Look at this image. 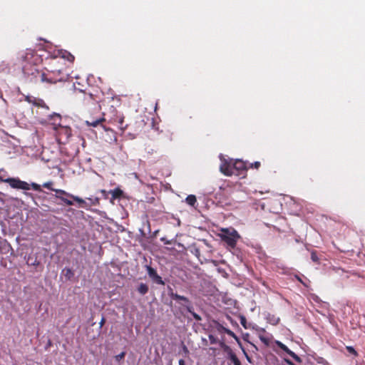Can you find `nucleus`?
<instances>
[{"mask_svg":"<svg viewBox=\"0 0 365 365\" xmlns=\"http://www.w3.org/2000/svg\"><path fill=\"white\" fill-rule=\"evenodd\" d=\"M110 193L113 199H119L122 197L123 192L119 187H116L114 190H110Z\"/></svg>","mask_w":365,"mask_h":365,"instance_id":"obj_16","label":"nucleus"},{"mask_svg":"<svg viewBox=\"0 0 365 365\" xmlns=\"http://www.w3.org/2000/svg\"><path fill=\"white\" fill-rule=\"evenodd\" d=\"M240 323L241 324L245 327L247 328L245 324H246V319L245 317H242L240 319Z\"/></svg>","mask_w":365,"mask_h":365,"instance_id":"obj_29","label":"nucleus"},{"mask_svg":"<svg viewBox=\"0 0 365 365\" xmlns=\"http://www.w3.org/2000/svg\"><path fill=\"white\" fill-rule=\"evenodd\" d=\"M222 346L225 352L227 354L228 358L232 361L234 365H241L240 361L229 346L222 343Z\"/></svg>","mask_w":365,"mask_h":365,"instance_id":"obj_11","label":"nucleus"},{"mask_svg":"<svg viewBox=\"0 0 365 365\" xmlns=\"http://www.w3.org/2000/svg\"><path fill=\"white\" fill-rule=\"evenodd\" d=\"M179 365H185V361L183 359H180L178 361Z\"/></svg>","mask_w":365,"mask_h":365,"instance_id":"obj_35","label":"nucleus"},{"mask_svg":"<svg viewBox=\"0 0 365 365\" xmlns=\"http://www.w3.org/2000/svg\"><path fill=\"white\" fill-rule=\"evenodd\" d=\"M233 170L235 172V175L245 177L248 165L246 162L241 160H236L232 164Z\"/></svg>","mask_w":365,"mask_h":365,"instance_id":"obj_8","label":"nucleus"},{"mask_svg":"<svg viewBox=\"0 0 365 365\" xmlns=\"http://www.w3.org/2000/svg\"><path fill=\"white\" fill-rule=\"evenodd\" d=\"M4 182L8 183L12 188L18 189V190H29L31 189V187L36 190L41 192V186L36 183L32 182L31 185L28 182L21 180L19 178H8L5 180H3Z\"/></svg>","mask_w":365,"mask_h":365,"instance_id":"obj_5","label":"nucleus"},{"mask_svg":"<svg viewBox=\"0 0 365 365\" xmlns=\"http://www.w3.org/2000/svg\"><path fill=\"white\" fill-rule=\"evenodd\" d=\"M48 121L49 123L53 125V128L57 130L58 128H62L61 125V116L58 113H53L48 115Z\"/></svg>","mask_w":365,"mask_h":365,"instance_id":"obj_14","label":"nucleus"},{"mask_svg":"<svg viewBox=\"0 0 365 365\" xmlns=\"http://www.w3.org/2000/svg\"><path fill=\"white\" fill-rule=\"evenodd\" d=\"M19 62L24 74L30 78V81H37L42 73L40 70L41 57L34 50L26 49L19 53Z\"/></svg>","mask_w":365,"mask_h":365,"instance_id":"obj_1","label":"nucleus"},{"mask_svg":"<svg viewBox=\"0 0 365 365\" xmlns=\"http://www.w3.org/2000/svg\"><path fill=\"white\" fill-rule=\"evenodd\" d=\"M54 192H56V195H55L56 197L60 199L66 205H68V206L73 205V201L64 197L63 196H66L68 197L73 199L74 201L79 203L81 207H83L82 205L86 203L85 200H83L82 198H81L78 196L73 195L69 192H67L66 191H65L63 190L55 189Z\"/></svg>","mask_w":365,"mask_h":365,"instance_id":"obj_6","label":"nucleus"},{"mask_svg":"<svg viewBox=\"0 0 365 365\" xmlns=\"http://www.w3.org/2000/svg\"><path fill=\"white\" fill-rule=\"evenodd\" d=\"M296 278H297V279L299 282H300L303 285H304L305 287H307V284H306L302 281V279L299 277L296 276Z\"/></svg>","mask_w":365,"mask_h":365,"instance_id":"obj_33","label":"nucleus"},{"mask_svg":"<svg viewBox=\"0 0 365 365\" xmlns=\"http://www.w3.org/2000/svg\"><path fill=\"white\" fill-rule=\"evenodd\" d=\"M276 344L277 347H279L280 349L286 352L287 354H289L291 357H292L297 362L302 363V359L297 355L294 352H293L292 350H290L284 344H283L281 341H277Z\"/></svg>","mask_w":365,"mask_h":365,"instance_id":"obj_10","label":"nucleus"},{"mask_svg":"<svg viewBox=\"0 0 365 365\" xmlns=\"http://www.w3.org/2000/svg\"><path fill=\"white\" fill-rule=\"evenodd\" d=\"M209 339L211 344H216L217 343V339L213 335H209Z\"/></svg>","mask_w":365,"mask_h":365,"instance_id":"obj_28","label":"nucleus"},{"mask_svg":"<svg viewBox=\"0 0 365 365\" xmlns=\"http://www.w3.org/2000/svg\"><path fill=\"white\" fill-rule=\"evenodd\" d=\"M34 106H36L37 107H42V108H48V107L46 106V105L45 102L43 101V100H42L41 98H37L36 101L34 103Z\"/></svg>","mask_w":365,"mask_h":365,"instance_id":"obj_21","label":"nucleus"},{"mask_svg":"<svg viewBox=\"0 0 365 365\" xmlns=\"http://www.w3.org/2000/svg\"><path fill=\"white\" fill-rule=\"evenodd\" d=\"M170 296L171 299H173L174 300L182 301L184 302L182 304V305L185 307L186 310L192 315L194 319H196L197 321L201 320V317H200V315L193 312V307L192 305L191 302L189 300L188 298H187L186 297H184V296H181L177 293H173V292H172L170 294Z\"/></svg>","mask_w":365,"mask_h":365,"instance_id":"obj_7","label":"nucleus"},{"mask_svg":"<svg viewBox=\"0 0 365 365\" xmlns=\"http://www.w3.org/2000/svg\"><path fill=\"white\" fill-rule=\"evenodd\" d=\"M105 322H106V319L104 317H103L100 322V327H102L103 326V324H105Z\"/></svg>","mask_w":365,"mask_h":365,"instance_id":"obj_34","label":"nucleus"},{"mask_svg":"<svg viewBox=\"0 0 365 365\" xmlns=\"http://www.w3.org/2000/svg\"><path fill=\"white\" fill-rule=\"evenodd\" d=\"M63 272L64 274L65 277L67 279H71L73 277V275H74L73 271L70 268H65L63 270Z\"/></svg>","mask_w":365,"mask_h":365,"instance_id":"obj_19","label":"nucleus"},{"mask_svg":"<svg viewBox=\"0 0 365 365\" xmlns=\"http://www.w3.org/2000/svg\"><path fill=\"white\" fill-rule=\"evenodd\" d=\"M43 187L45 188H47L48 190H51L52 191H54V190H55V188L53 187V182H51V181L44 182L43 184Z\"/></svg>","mask_w":365,"mask_h":365,"instance_id":"obj_23","label":"nucleus"},{"mask_svg":"<svg viewBox=\"0 0 365 365\" xmlns=\"http://www.w3.org/2000/svg\"><path fill=\"white\" fill-rule=\"evenodd\" d=\"M148 289V286L144 283H140L138 287V292L142 295L147 294Z\"/></svg>","mask_w":365,"mask_h":365,"instance_id":"obj_18","label":"nucleus"},{"mask_svg":"<svg viewBox=\"0 0 365 365\" xmlns=\"http://www.w3.org/2000/svg\"><path fill=\"white\" fill-rule=\"evenodd\" d=\"M220 237L231 249H234L236 247L237 242L240 238V235L237 231L232 227L222 228Z\"/></svg>","mask_w":365,"mask_h":365,"instance_id":"obj_4","label":"nucleus"},{"mask_svg":"<svg viewBox=\"0 0 365 365\" xmlns=\"http://www.w3.org/2000/svg\"><path fill=\"white\" fill-rule=\"evenodd\" d=\"M110 123L116 125L121 130H124L127 128V125L125 124L124 117L122 115H116L115 118L110 120Z\"/></svg>","mask_w":365,"mask_h":365,"instance_id":"obj_12","label":"nucleus"},{"mask_svg":"<svg viewBox=\"0 0 365 365\" xmlns=\"http://www.w3.org/2000/svg\"><path fill=\"white\" fill-rule=\"evenodd\" d=\"M220 171L227 176H231L235 174V172L233 170L232 165L227 163H224L220 166Z\"/></svg>","mask_w":365,"mask_h":365,"instance_id":"obj_15","label":"nucleus"},{"mask_svg":"<svg viewBox=\"0 0 365 365\" xmlns=\"http://www.w3.org/2000/svg\"><path fill=\"white\" fill-rule=\"evenodd\" d=\"M125 356V351H123V352H121L120 354H119L116 355V356H115V360H116L117 361H121L122 359H124Z\"/></svg>","mask_w":365,"mask_h":365,"instance_id":"obj_27","label":"nucleus"},{"mask_svg":"<svg viewBox=\"0 0 365 365\" xmlns=\"http://www.w3.org/2000/svg\"><path fill=\"white\" fill-rule=\"evenodd\" d=\"M62 58H66L71 63L73 62L75 59L74 56L67 51H65L64 54L62 56Z\"/></svg>","mask_w":365,"mask_h":365,"instance_id":"obj_20","label":"nucleus"},{"mask_svg":"<svg viewBox=\"0 0 365 365\" xmlns=\"http://www.w3.org/2000/svg\"><path fill=\"white\" fill-rule=\"evenodd\" d=\"M86 111L88 115L86 117V123L88 126L97 127L101 125L105 130H107L103 124L106 121L104 113L101 112V106L98 101L93 99L92 96L84 99Z\"/></svg>","mask_w":365,"mask_h":365,"instance_id":"obj_3","label":"nucleus"},{"mask_svg":"<svg viewBox=\"0 0 365 365\" xmlns=\"http://www.w3.org/2000/svg\"><path fill=\"white\" fill-rule=\"evenodd\" d=\"M185 202L189 205L195 207V204L197 203V198H196L195 195H189L185 198Z\"/></svg>","mask_w":365,"mask_h":365,"instance_id":"obj_17","label":"nucleus"},{"mask_svg":"<svg viewBox=\"0 0 365 365\" xmlns=\"http://www.w3.org/2000/svg\"><path fill=\"white\" fill-rule=\"evenodd\" d=\"M222 329H223L224 331H225V333H227V334H229V335H232H232H234L233 331H232L231 330H230V329H226V328H225V327H222Z\"/></svg>","mask_w":365,"mask_h":365,"instance_id":"obj_30","label":"nucleus"},{"mask_svg":"<svg viewBox=\"0 0 365 365\" xmlns=\"http://www.w3.org/2000/svg\"><path fill=\"white\" fill-rule=\"evenodd\" d=\"M311 259H312V260L314 262H316V263H319V257L317 256V254L316 251H312V252H311Z\"/></svg>","mask_w":365,"mask_h":365,"instance_id":"obj_22","label":"nucleus"},{"mask_svg":"<svg viewBox=\"0 0 365 365\" xmlns=\"http://www.w3.org/2000/svg\"><path fill=\"white\" fill-rule=\"evenodd\" d=\"M110 123L116 125L121 130H124L127 128V125L125 124L124 117L122 115H116L115 118L110 120Z\"/></svg>","mask_w":365,"mask_h":365,"instance_id":"obj_13","label":"nucleus"},{"mask_svg":"<svg viewBox=\"0 0 365 365\" xmlns=\"http://www.w3.org/2000/svg\"><path fill=\"white\" fill-rule=\"evenodd\" d=\"M261 340H262V341H264V342L266 341V339H264V338H262V337H261Z\"/></svg>","mask_w":365,"mask_h":365,"instance_id":"obj_36","label":"nucleus"},{"mask_svg":"<svg viewBox=\"0 0 365 365\" xmlns=\"http://www.w3.org/2000/svg\"><path fill=\"white\" fill-rule=\"evenodd\" d=\"M36 100H37V98H36L34 96H28L26 97V101L30 103H32L33 105H34Z\"/></svg>","mask_w":365,"mask_h":365,"instance_id":"obj_26","label":"nucleus"},{"mask_svg":"<svg viewBox=\"0 0 365 365\" xmlns=\"http://www.w3.org/2000/svg\"><path fill=\"white\" fill-rule=\"evenodd\" d=\"M68 71L63 60L54 58L51 64V69L48 70L47 73L42 72L40 81L48 83L66 81L68 78Z\"/></svg>","mask_w":365,"mask_h":365,"instance_id":"obj_2","label":"nucleus"},{"mask_svg":"<svg viewBox=\"0 0 365 365\" xmlns=\"http://www.w3.org/2000/svg\"><path fill=\"white\" fill-rule=\"evenodd\" d=\"M284 361L288 364V365H295L290 359H284Z\"/></svg>","mask_w":365,"mask_h":365,"instance_id":"obj_32","label":"nucleus"},{"mask_svg":"<svg viewBox=\"0 0 365 365\" xmlns=\"http://www.w3.org/2000/svg\"><path fill=\"white\" fill-rule=\"evenodd\" d=\"M346 349L347 350V351L349 354H352V355H354L355 356H356L358 355L357 351L352 346H346Z\"/></svg>","mask_w":365,"mask_h":365,"instance_id":"obj_24","label":"nucleus"},{"mask_svg":"<svg viewBox=\"0 0 365 365\" xmlns=\"http://www.w3.org/2000/svg\"><path fill=\"white\" fill-rule=\"evenodd\" d=\"M62 128L65 130L66 135L68 137H69L71 135V129L68 128Z\"/></svg>","mask_w":365,"mask_h":365,"instance_id":"obj_31","label":"nucleus"},{"mask_svg":"<svg viewBox=\"0 0 365 365\" xmlns=\"http://www.w3.org/2000/svg\"><path fill=\"white\" fill-rule=\"evenodd\" d=\"M261 165L260 162L256 161L253 163H249L248 168H255V169H259Z\"/></svg>","mask_w":365,"mask_h":365,"instance_id":"obj_25","label":"nucleus"},{"mask_svg":"<svg viewBox=\"0 0 365 365\" xmlns=\"http://www.w3.org/2000/svg\"><path fill=\"white\" fill-rule=\"evenodd\" d=\"M146 270H147V273H148L149 277L151 279V280L154 283H155L157 284H160V285L165 284V282L162 279V277L160 275H158V274L157 273V271L154 268H153L150 266L147 265Z\"/></svg>","mask_w":365,"mask_h":365,"instance_id":"obj_9","label":"nucleus"}]
</instances>
